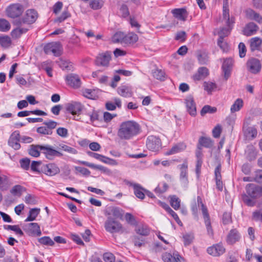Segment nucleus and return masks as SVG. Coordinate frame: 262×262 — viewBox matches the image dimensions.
Instances as JSON below:
<instances>
[{
	"label": "nucleus",
	"mask_w": 262,
	"mask_h": 262,
	"mask_svg": "<svg viewBox=\"0 0 262 262\" xmlns=\"http://www.w3.org/2000/svg\"><path fill=\"white\" fill-rule=\"evenodd\" d=\"M140 131V125L134 121L123 122L120 125L117 136L121 140H128L138 135Z\"/></svg>",
	"instance_id": "f257e3e1"
},
{
	"label": "nucleus",
	"mask_w": 262,
	"mask_h": 262,
	"mask_svg": "<svg viewBox=\"0 0 262 262\" xmlns=\"http://www.w3.org/2000/svg\"><path fill=\"white\" fill-rule=\"evenodd\" d=\"M246 193L242 195L244 203L248 206L253 207L256 200L262 195V187L253 183L248 184L245 187Z\"/></svg>",
	"instance_id": "f03ea898"
},
{
	"label": "nucleus",
	"mask_w": 262,
	"mask_h": 262,
	"mask_svg": "<svg viewBox=\"0 0 262 262\" xmlns=\"http://www.w3.org/2000/svg\"><path fill=\"white\" fill-rule=\"evenodd\" d=\"M105 230L111 233L123 232L122 224L111 216H107L104 223Z\"/></svg>",
	"instance_id": "7ed1b4c3"
},
{
	"label": "nucleus",
	"mask_w": 262,
	"mask_h": 262,
	"mask_svg": "<svg viewBox=\"0 0 262 262\" xmlns=\"http://www.w3.org/2000/svg\"><path fill=\"white\" fill-rule=\"evenodd\" d=\"M38 18V13L34 9H29L26 11L24 16L18 20L16 21L17 26H21L23 24L28 25L32 24L35 22Z\"/></svg>",
	"instance_id": "20e7f679"
},
{
	"label": "nucleus",
	"mask_w": 262,
	"mask_h": 262,
	"mask_svg": "<svg viewBox=\"0 0 262 262\" xmlns=\"http://www.w3.org/2000/svg\"><path fill=\"white\" fill-rule=\"evenodd\" d=\"M25 8L23 5L15 3L8 6L6 11L8 17L15 18L21 16Z\"/></svg>",
	"instance_id": "39448f33"
},
{
	"label": "nucleus",
	"mask_w": 262,
	"mask_h": 262,
	"mask_svg": "<svg viewBox=\"0 0 262 262\" xmlns=\"http://www.w3.org/2000/svg\"><path fill=\"white\" fill-rule=\"evenodd\" d=\"M43 51L46 54L52 53L55 56L58 57L62 54V48L59 42H51L44 46Z\"/></svg>",
	"instance_id": "423d86ee"
},
{
	"label": "nucleus",
	"mask_w": 262,
	"mask_h": 262,
	"mask_svg": "<svg viewBox=\"0 0 262 262\" xmlns=\"http://www.w3.org/2000/svg\"><path fill=\"white\" fill-rule=\"evenodd\" d=\"M246 67L248 72L253 74H257L261 71V63L259 59L251 57L247 60Z\"/></svg>",
	"instance_id": "0eeeda50"
},
{
	"label": "nucleus",
	"mask_w": 262,
	"mask_h": 262,
	"mask_svg": "<svg viewBox=\"0 0 262 262\" xmlns=\"http://www.w3.org/2000/svg\"><path fill=\"white\" fill-rule=\"evenodd\" d=\"M147 148L152 151H158L161 148L162 143L161 139L155 136H149L146 140Z\"/></svg>",
	"instance_id": "6e6552de"
},
{
	"label": "nucleus",
	"mask_w": 262,
	"mask_h": 262,
	"mask_svg": "<svg viewBox=\"0 0 262 262\" xmlns=\"http://www.w3.org/2000/svg\"><path fill=\"white\" fill-rule=\"evenodd\" d=\"M187 112L191 116L196 115V106L193 96L191 95L187 96L184 99Z\"/></svg>",
	"instance_id": "1a4fd4ad"
},
{
	"label": "nucleus",
	"mask_w": 262,
	"mask_h": 262,
	"mask_svg": "<svg viewBox=\"0 0 262 262\" xmlns=\"http://www.w3.org/2000/svg\"><path fill=\"white\" fill-rule=\"evenodd\" d=\"M207 253L213 256H220L226 252V249L222 243L213 245L207 249Z\"/></svg>",
	"instance_id": "9d476101"
},
{
	"label": "nucleus",
	"mask_w": 262,
	"mask_h": 262,
	"mask_svg": "<svg viewBox=\"0 0 262 262\" xmlns=\"http://www.w3.org/2000/svg\"><path fill=\"white\" fill-rule=\"evenodd\" d=\"M24 230L29 236H40L41 232L39 225L36 223H31L25 225Z\"/></svg>",
	"instance_id": "9b49d317"
},
{
	"label": "nucleus",
	"mask_w": 262,
	"mask_h": 262,
	"mask_svg": "<svg viewBox=\"0 0 262 262\" xmlns=\"http://www.w3.org/2000/svg\"><path fill=\"white\" fill-rule=\"evenodd\" d=\"M111 52L106 51L98 55L96 59V64L103 67H107L111 59Z\"/></svg>",
	"instance_id": "f8f14e48"
},
{
	"label": "nucleus",
	"mask_w": 262,
	"mask_h": 262,
	"mask_svg": "<svg viewBox=\"0 0 262 262\" xmlns=\"http://www.w3.org/2000/svg\"><path fill=\"white\" fill-rule=\"evenodd\" d=\"M42 153L49 160H53L56 157H60L63 156L62 153L53 149L49 145L43 146V147H42Z\"/></svg>",
	"instance_id": "ddd939ff"
},
{
	"label": "nucleus",
	"mask_w": 262,
	"mask_h": 262,
	"mask_svg": "<svg viewBox=\"0 0 262 262\" xmlns=\"http://www.w3.org/2000/svg\"><path fill=\"white\" fill-rule=\"evenodd\" d=\"M43 173L48 176H54L60 172V169L55 163H49L41 167Z\"/></svg>",
	"instance_id": "4468645a"
},
{
	"label": "nucleus",
	"mask_w": 262,
	"mask_h": 262,
	"mask_svg": "<svg viewBox=\"0 0 262 262\" xmlns=\"http://www.w3.org/2000/svg\"><path fill=\"white\" fill-rule=\"evenodd\" d=\"M180 170V180L184 185L188 183V162L185 159L182 164L178 166Z\"/></svg>",
	"instance_id": "2eb2a0df"
},
{
	"label": "nucleus",
	"mask_w": 262,
	"mask_h": 262,
	"mask_svg": "<svg viewBox=\"0 0 262 262\" xmlns=\"http://www.w3.org/2000/svg\"><path fill=\"white\" fill-rule=\"evenodd\" d=\"M83 107V105L80 102L77 101H71L66 105L67 111L72 115L79 114L82 111Z\"/></svg>",
	"instance_id": "dca6fc26"
},
{
	"label": "nucleus",
	"mask_w": 262,
	"mask_h": 262,
	"mask_svg": "<svg viewBox=\"0 0 262 262\" xmlns=\"http://www.w3.org/2000/svg\"><path fill=\"white\" fill-rule=\"evenodd\" d=\"M241 235L236 229H231L227 235L226 241L228 245H232L239 242Z\"/></svg>",
	"instance_id": "f3484780"
},
{
	"label": "nucleus",
	"mask_w": 262,
	"mask_h": 262,
	"mask_svg": "<svg viewBox=\"0 0 262 262\" xmlns=\"http://www.w3.org/2000/svg\"><path fill=\"white\" fill-rule=\"evenodd\" d=\"M66 79L68 85L75 89L79 88L81 85V80L77 74H69L66 76Z\"/></svg>",
	"instance_id": "a211bd4d"
},
{
	"label": "nucleus",
	"mask_w": 262,
	"mask_h": 262,
	"mask_svg": "<svg viewBox=\"0 0 262 262\" xmlns=\"http://www.w3.org/2000/svg\"><path fill=\"white\" fill-rule=\"evenodd\" d=\"M20 141V134L18 131L14 132L10 136L8 140V145L15 150H18L20 148L19 143Z\"/></svg>",
	"instance_id": "6ab92c4d"
},
{
	"label": "nucleus",
	"mask_w": 262,
	"mask_h": 262,
	"mask_svg": "<svg viewBox=\"0 0 262 262\" xmlns=\"http://www.w3.org/2000/svg\"><path fill=\"white\" fill-rule=\"evenodd\" d=\"M105 214L107 216H114L115 220L121 219L123 216V210L118 207L111 206L107 208Z\"/></svg>",
	"instance_id": "aec40b11"
},
{
	"label": "nucleus",
	"mask_w": 262,
	"mask_h": 262,
	"mask_svg": "<svg viewBox=\"0 0 262 262\" xmlns=\"http://www.w3.org/2000/svg\"><path fill=\"white\" fill-rule=\"evenodd\" d=\"M233 64V60L232 58L226 59L223 63L222 69L225 80H227L230 76Z\"/></svg>",
	"instance_id": "412c9836"
},
{
	"label": "nucleus",
	"mask_w": 262,
	"mask_h": 262,
	"mask_svg": "<svg viewBox=\"0 0 262 262\" xmlns=\"http://www.w3.org/2000/svg\"><path fill=\"white\" fill-rule=\"evenodd\" d=\"M257 153L256 148L252 144L247 145L245 150V157L249 161H254L257 158Z\"/></svg>",
	"instance_id": "4be33fe9"
},
{
	"label": "nucleus",
	"mask_w": 262,
	"mask_h": 262,
	"mask_svg": "<svg viewBox=\"0 0 262 262\" xmlns=\"http://www.w3.org/2000/svg\"><path fill=\"white\" fill-rule=\"evenodd\" d=\"M79 163L83 165L89 167L90 168H93L95 169H98V170L101 171L103 173H105L106 174L110 175L112 174L111 170L110 169H109L108 168H107V167H104L103 166L100 165H95L94 164L88 162L84 161H79Z\"/></svg>",
	"instance_id": "5701e85b"
},
{
	"label": "nucleus",
	"mask_w": 262,
	"mask_h": 262,
	"mask_svg": "<svg viewBox=\"0 0 262 262\" xmlns=\"http://www.w3.org/2000/svg\"><path fill=\"white\" fill-rule=\"evenodd\" d=\"M258 29V27L254 23H249L246 25L243 30L244 35L250 36L255 34Z\"/></svg>",
	"instance_id": "b1692460"
},
{
	"label": "nucleus",
	"mask_w": 262,
	"mask_h": 262,
	"mask_svg": "<svg viewBox=\"0 0 262 262\" xmlns=\"http://www.w3.org/2000/svg\"><path fill=\"white\" fill-rule=\"evenodd\" d=\"M163 259L164 262H181V260H183V258L177 252H173L172 254L166 253L163 256Z\"/></svg>",
	"instance_id": "393cba45"
},
{
	"label": "nucleus",
	"mask_w": 262,
	"mask_h": 262,
	"mask_svg": "<svg viewBox=\"0 0 262 262\" xmlns=\"http://www.w3.org/2000/svg\"><path fill=\"white\" fill-rule=\"evenodd\" d=\"M223 18L226 20V23L228 27H230V25H233L234 23V18L233 17H230L229 9L227 3L224 4L223 5Z\"/></svg>",
	"instance_id": "a878e982"
},
{
	"label": "nucleus",
	"mask_w": 262,
	"mask_h": 262,
	"mask_svg": "<svg viewBox=\"0 0 262 262\" xmlns=\"http://www.w3.org/2000/svg\"><path fill=\"white\" fill-rule=\"evenodd\" d=\"M171 13L175 18L181 20H185L188 15L186 9L183 8L173 9Z\"/></svg>",
	"instance_id": "bb28decb"
},
{
	"label": "nucleus",
	"mask_w": 262,
	"mask_h": 262,
	"mask_svg": "<svg viewBox=\"0 0 262 262\" xmlns=\"http://www.w3.org/2000/svg\"><path fill=\"white\" fill-rule=\"evenodd\" d=\"M117 92L120 96L124 97H130L133 94L132 87L127 85L120 86L117 89Z\"/></svg>",
	"instance_id": "cd10ccee"
},
{
	"label": "nucleus",
	"mask_w": 262,
	"mask_h": 262,
	"mask_svg": "<svg viewBox=\"0 0 262 262\" xmlns=\"http://www.w3.org/2000/svg\"><path fill=\"white\" fill-rule=\"evenodd\" d=\"M186 148V145L183 143H179L173 145L170 149L167 151L165 155L169 156L176 154L184 150Z\"/></svg>",
	"instance_id": "c85d7f7f"
},
{
	"label": "nucleus",
	"mask_w": 262,
	"mask_h": 262,
	"mask_svg": "<svg viewBox=\"0 0 262 262\" xmlns=\"http://www.w3.org/2000/svg\"><path fill=\"white\" fill-rule=\"evenodd\" d=\"M56 63L63 70H66L68 71L73 70V63L69 60L60 58L56 61Z\"/></svg>",
	"instance_id": "c756f323"
},
{
	"label": "nucleus",
	"mask_w": 262,
	"mask_h": 262,
	"mask_svg": "<svg viewBox=\"0 0 262 262\" xmlns=\"http://www.w3.org/2000/svg\"><path fill=\"white\" fill-rule=\"evenodd\" d=\"M209 74V71L207 68H200L198 73L193 76V79L195 80H200L206 78Z\"/></svg>",
	"instance_id": "7c9ffc66"
},
{
	"label": "nucleus",
	"mask_w": 262,
	"mask_h": 262,
	"mask_svg": "<svg viewBox=\"0 0 262 262\" xmlns=\"http://www.w3.org/2000/svg\"><path fill=\"white\" fill-rule=\"evenodd\" d=\"M262 43V40L258 37L252 38L250 39V49L252 51L259 50Z\"/></svg>",
	"instance_id": "2f4dec72"
},
{
	"label": "nucleus",
	"mask_w": 262,
	"mask_h": 262,
	"mask_svg": "<svg viewBox=\"0 0 262 262\" xmlns=\"http://www.w3.org/2000/svg\"><path fill=\"white\" fill-rule=\"evenodd\" d=\"M146 189L144 188L140 184L135 185L134 193L136 196L141 200L145 198Z\"/></svg>",
	"instance_id": "473e14b6"
},
{
	"label": "nucleus",
	"mask_w": 262,
	"mask_h": 262,
	"mask_svg": "<svg viewBox=\"0 0 262 262\" xmlns=\"http://www.w3.org/2000/svg\"><path fill=\"white\" fill-rule=\"evenodd\" d=\"M138 40V35L134 32H129L125 35L124 37V43L133 44L136 42Z\"/></svg>",
	"instance_id": "72a5a7b5"
},
{
	"label": "nucleus",
	"mask_w": 262,
	"mask_h": 262,
	"mask_svg": "<svg viewBox=\"0 0 262 262\" xmlns=\"http://www.w3.org/2000/svg\"><path fill=\"white\" fill-rule=\"evenodd\" d=\"M87 115L90 117L91 123H94L95 121H101V112L100 111L93 110L92 112H88L87 113Z\"/></svg>",
	"instance_id": "f704fd0d"
},
{
	"label": "nucleus",
	"mask_w": 262,
	"mask_h": 262,
	"mask_svg": "<svg viewBox=\"0 0 262 262\" xmlns=\"http://www.w3.org/2000/svg\"><path fill=\"white\" fill-rule=\"evenodd\" d=\"M198 145L202 148V146L206 148H210L213 145V142L210 138L201 137L199 140Z\"/></svg>",
	"instance_id": "c9c22d12"
},
{
	"label": "nucleus",
	"mask_w": 262,
	"mask_h": 262,
	"mask_svg": "<svg viewBox=\"0 0 262 262\" xmlns=\"http://www.w3.org/2000/svg\"><path fill=\"white\" fill-rule=\"evenodd\" d=\"M42 147L43 145H31V148L29 149V154L34 157H38L40 155V152L42 153Z\"/></svg>",
	"instance_id": "e433bc0d"
},
{
	"label": "nucleus",
	"mask_w": 262,
	"mask_h": 262,
	"mask_svg": "<svg viewBox=\"0 0 262 262\" xmlns=\"http://www.w3.org/2000/svg\"><path fill=\"white\" fill-rule=\"evenodd\" d=\"M170 204L176 210H178L180 207L181 200L176 195L169 196Z\"/></svg>",
	"instance_id": "4c0bfd02"
},
{
	"label": "nucleus",
	"mask_w": 262,
	"mask_h": 262,
	"mask_svg": "<svg viewBox=\"0 0 262 262\" xmlns=\"http://www.w3.org/2000/svg\"><path fill=\"white\" fill-rule=\"evenodd\" d=\"M40 212V209L39 208H32L29 210V215L27 219L25 220V222H30L34 221Z\"/></svg>",
	"instance_id": "58836bf2"
},
{
	"label": "nucleus",
	"mask_w": 262,
	"mask_h": 262,
	"mask_svg": "<svg viewBox=\"0 0 262 262\" xmlns=\"http://www.w3.org/2000/svg\"><path fill=\"white\" fill-rule=\"evenodd\" d=\"M216 107H213L209 105H205L202 108L200 114L201 116H204L205 114L207 113L213 114L216 112Z\"/></svg>",
	"instance_id": "ea45409f"
},
{
	"label": "nucleus",
	"mask_w": 262,
	"mask_h": 262,
	"mask_svg": "<svg viewBox=\"0 0 262 262\" xmlns=\"http://www.w3.org/2000/svg\"><path fill=\"white\" fill-rule=\"evenodd\" d=\"M11 45V40L7 35L0 36V45L5 48H7Z\"/></svg>",
	"instance_id": "a19ab883"
},
{
	"label": "nucleus",
	"mask_w": 262,
	"mask_h": 262,
	"mask_svg": "<svg viewBox=\"0 0 262 262\" xmlns=\"http://www.w3.org/2000/svg\"><path fill=\"white\" fill-rule=\"evenodd\" d=\"M243 101L242 99L239 98L236 99L231 107L230 110L231 113H234L235 112L239 111L241 108L243 107Z\"/></svg>",
	"instance_id": "79ce46f5"
},
{
	"label": "nucleus",
	"mask_w": 262,
	"mask_h": 262,
	"mask_svg": "<svg viewBox=\"0 0 262 262\" xmlns=\"http://www.w3.org/2000/svg\"><path fill=\"white\" fill-rule=\"evenodd\" d=\"M89 3L90 7L93 10L99 9L103 5V3L101 0H91Z\"/></svg>",
	"instance_id": "37998d69"
},
{
	"label": "nucleus",
	"mask_w": 262,
	"mask_h": 262,
	"mask_svg": "<svg viewBox=\"0 0 262 262\" xmlns=\"http://www.w3.org/2000/svg\"><path fill=\"white\" fill-rule=\"evenodd\" d=\"M38 242L43 245L53 246L55 244L54 242L49 236H43L38 238Z\"/></svg>",
	"instance_id": "c03bdc74"
},
{
	"label": "nucleus",
	"mask_w": 262,
	"mask_h": 262,
	"mask_svg": "<svg viewBox=\"0 0 262 262\" xmlns=\"http://www.w3.org/2000/svg\"><path fill=\"white\" fill-rule=\"evenodd\" d=\"M10 29V24L8 21L5 19H0V31L2 32H7Z\"/></svg>",
	"instance_id": "a18cd8bd"
},
{
	"label": "nucleus",
	"mask_w": 262,
	"mask_h": 262,
	"mask_svg": "<svg viewBox=\"0 0 262 262\" xmlns=\"http://www.w3.org/2000/svg\"><path fill=\"white\" fill-rule=\"evenodd\" d=\"M183 243L185 246L190 245L194 239V236L191 233H186L183 235Z\"/></svg>",
	"instance_id": "49530a36"
},
{
	"label": "nucleus",
	"mask_w": 262,
	"mask_h": 262,
	"mask_svg": "<svg viewBox=\"0 0 262 262\" xmlns=\"http://www.w3.org/2000/svg\"><path fill=\"white\" fill-rule=\"evenodd\" d=\"M153 76L157 79L163 81L165 80V72L162 70L156 69L152 72Z\"/></svg>",
	"instance_id": "de8ad7c7"
},
{
	"label": "nucleus",
	"mask_w": 262,
	"mask_h": 262,
	"mask_svg": "<svg viewBox=\"0 0 262 262\" xmlns=\"http://www.w3.org/2000/svg\"><path fill=\"white\" fill-rule=\"evenodd\" d=\"M252 220L255 222H260L262 223V210H256L252 212Z\"/></svg>",
	"instance_id": "09e8293b"
},
{
	"label": "nucleus",
	"mask_w": 262,
	"mask_h": 262,
	"mask_svg": "<svg viewBox=\"0 0 262 262\" xmlns=\"http://www.w3.org/2000/svg\"><path fill=\"white\" fill-rule=\"evenodd\" d=\"M136 233L138 234L147 236L149 234V229L145 226H139L136 229Z\"/></svg>",
	"instance_id": "8fccbe9b"
},
{
	"label": "nucleus",
	"mask_w": 262,
	"mask_h": 262,
	"mask_svg": "<svg viewBox=\"0 0 262 262\" xmlns=\"http://www.w3.org/2000/svg\"><path fill=\"white\" fill-rule=\"evenodd\" d=\"M232 25H230V27H228V28H223L219 32V38H224L227 36L230 33L231 30L232 28Z\"/></svg>",
	"instance_id": "3c124183"
},
{
	"label": "nucleus",
	"mask_w": 262,
	"mask_h": 262,
	"mask_svg": "<svg viewBox=\"0 0 262 262\" xmlns=\"http://www.w3.org/2000/svg\"><path fill=\"white\" fill-rule=\"evenodd\" d=\"M198 59L201 64H206L208 62V56L205 53H200L198 55Z\"/></svg>",
	"instance_id": "603ef678"
},
{
	"label": "nucleus",
	"mask_w": 262,
	"mask_h": 262,
	"mask_svg": "<svg viewBox=\"0 0 262 262\" xmlns=\"http://www.w3.org/2000/svg\"><path fill=\"white\" fill-rule=\"evenodd\" d=\"M59 147L60 149H62V150L68 153L73 155L76 154L77 153V151L75 148L69 146L67 145L60 144Z\"/></svg>",
	"instance_id": "864d4df0"
},
{
	"label": "nucleus",
	"mask_w": 262,
	"mask_h": 262,
	"mask_svg": "<svg viewBox=\"0 0 262 262\" xmlns=\"http://www.w3.org/2000/svg\"><path fill=\"white\" fill-rule=\"evenodd\" d=\"M204 86V90L207 91L208 93H211L216 87L215 83L211 82H205Z\"/></svg>",
	"instance_id": "5fc2aeb1"
},
{
	"label": "nucleus",
	"mask_w": 262,
	"mask_h": 262,
	"mask_svg": "<svg viewBox=\"0 0 262 262\" xmlns=\"http://www.w3.org/2000/svg\"><path fill=\"white\" fill-rule=\"evenodd\" d=\"M21 167L24 170H27L29 169L30 160L29 159L26 158L20 159L19 161Z\"/></svg>",
	"instance_id": "6e6d98bb"
},
{
	"label": "nucleus",
	"mask_w": 262,
	"mask_h": 262,
	"mask_svg": "<svg viewBox=\"0 0 262 262\" xmlns=\"http://www.w3.org/2000/svg\"><path fill=\"white\" fill-rule=\"evenodd\" d=\"M217 45L224 52H227L228 51V45L226 42L224 41V38H219Z\"/></svg>",
	"instance_id": "4d7b16f0"
},
{
	"label": "nucleus",
	"mask_w": 262,
	"mask_h": 262,
	"mask_svg": "<svg viewBox=\"0 0 262 262\" xmlns=\"http://www.w3.org/2000/svg\"><path fill=\"white\" fill-rule=\"evenodd\" d=\"M125 35L122 32H117L115 34L113 37V41L115 42H123L124 43V37Z\"/></svg>",
	"instance_id": "13d9d810"
},
{
	"label": "nucleus",
	"mask_w": 262,
	"mask_h": 262,
	"mask_svg": "<svg viewBox=\"0 0 262 262\" xmlns=\"http://www.w3.org/2000/svg\"><path fill=\"white\" fill-rule=\"evenodd\" d=\"M37 132L40 134L44 135H51L53 133V131H50L47 128V126H40L37 128Z\"/></svg>",
	"instance_id": "bf43d9fd"
},
{
	"label": "nucleus",
	"mask_w": 262,
	"mask_h": 262,
	"mask_svg": "<svg viewBox=\"0 0 262 262\" xmlns=\"http://www.w3.org/2000/svg\"><path fill=\"white\" fill-rule=\"evenodd\" d=\"M125 218L126 222L132 225H136L137 222L136 220L135 217L130 213H126L125 215Z\"/></svg>",
	"instance_id": "052dcab7"
},
{
	"label": "nucleus",
	"mask_w": 262,
	"mask_h": 262,
	"mask_svg": "<svg viewBox=\"0 0 262 262\" xmlns=\"http://www.w3.org/2000/svg\"><path fill=\"white\" fill-rule=\"evenodd\" d=\"M56 133L62 138H66L68 136V130L64 127H58L56 129Z\"/></svg>",
	"instance_id": "680f3d73"
},
{
	"label": "nucleus",
	"mask_w": 262,
	"mask_h": 262,
	"mask_svg": "<svg viewBox=\"0 0 262 262\" xmlns=\"http://www.w3.org/2000/svg\"><path fill=\"white\" fill-rule=\"evenodd\" d=\"M223 223L224 225H227L232 221L231 214L230 212H225L223 215Z\"/></svg>",
	"instance_id": "e2e57ef3"
},
{
	"label": "nucleus",
	"mask_w": 262,
	"mask_h": 262,
	"mask_svg": "<svg viewBox=\"0 0 262 262\" xmlns=\"http://www.w3.org/2000/svg\"><path fill=\"white\" fill-rule=\"evenodd\" d=\"M43 124L47 126V128L50 131H52L53 129H54L57 126L58 123L56 121L53 120H49L48 121H45Z\"/></svg>",
	"instance_id": "0e129e2a"
},
{
	"label": "nucleus",
	"mask_w": 262,
	"mask_h": 262,
	"mask_svg": "<svg viewBox=\"0 0 262 262\" xmlns=\"http://www.w3.org/2000/svg\"><path fill=\"white\" fill-rule=\"evenodd\" d=\"M103 260L105 262H114L115 257L114 255L111 253H105L103 255Z\"/></svg>",
	"instance_id": "69168bd1"
},
{
	"label": "nucleus",
	"mask_w": 262,
	"mask_h": 262,
	"mask_svg": "<svg viewBox=\"0 0 262 262\" xmlns=\"http://www.w3.org/2000/svg\"><path fill=\"white\" fill-rule=\"evenodd\" d=\"M239 55L241 58H243L246 56V48L243 42H240L238 45Z\"/></svg>",
	"instance_id": "338daca9"
},
{
	"label": "nucleus",
	"mask_w": 262,
	"mask_h": 262,
	"mask_svg": "<svg viewBox=\"0 0 262 262\" xmlns=\"http://www.w3.org/2000/svg\"><path fill=\"white\" fill-rule=\"evenodd\" d=\"M253 181L258 183H262V170H258L255 172Z\"/></svg>",
	"instance_id": "774afa93"
}]
</instances>
